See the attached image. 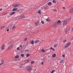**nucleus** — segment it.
<instances>
[{"label": "nucleus", "mask_w": 73, "mask_h": 73, "mask_svg": "<svg viewBox=\"0 0 73 73\" xmlns=\"http://www.w3.org/2000/svg\"><path fill=\"white\" fill-rule=\"evenodd\" d=\"M61 21L59 20L57 22V23H56L55 24H54L53 25V27H55V28H56L57 27V25H58V24H60L61 23Z\"/></svg>", "instance_id": "f257e3e1"}, {"label": "nucleus", "mask_w": 73, "mask_h": 73, "mask_svg": "<svg viewBox=\"0 0 73 73\" xmlns=\"http://www.w3.org/2000/svg\"><path fill=\"white\" fill-rule=\"evenodd\" d=\"M27 69L28 71H29V72H31L32 70V67L30 66H29L27 68Z\"/></svg>", "instance_id": "f03ea898"}, {"label": "nucleus", "mask_w": 73, "mask_h": 73, "mask_svg": "<svg viewBox=\"0 0 73 73\" xmlns=\"http://www.w3.org/2000/svg\"><path fill=\"white\" fill-rule=\"evenodd\" d=\"M68 21L66 20H65L63 21V26H65L66 24H67Z\"/></svg>", "instance_id": "7ed1b4c3"}, {"label": "nucleus", "mask_w": 73, "mask_h": 73, "mask_svg": "<svg viewBox=\"0 0 73 73\" xmlns=\"http://www.w3.org/2000/svg\"><path fill=\"white\" fill-rule=\"evenodd\" d=\"M13 45H11L8 47L7 49H12V48H13Z\"/></svg>", "instance_id": "20e7f679"}, {"label": "nucleus", "mask_w": 73, "mask_h": 73, "mask_svg": "<svg viewBox=\"0 0 73 73\" xmlns=\"http://www.w3.org/2000/svg\"><path fill=\"white\" fill-rule=\"evenodd\" d=\"M73 12V7H72L70 9V13H72Z\"/></svg>", "instance_id": "39448f33"}, {"label": "nucleus", "mask_w": 73, "mask_h": 73, "mask_svg": "<svg viewBox=\"0 0 73 73\" xmlns=\"http://www.w3.org/2000/svg\"><path fill=\"white\" fill-rule=\"evenodd\" d=\"M18 5H19V4H15L13 5V7H15V8H17Z\"/></svg>", "instance_id": "423d86ee"}, {"label": "nucleus", "mask_w": 73, "mask_h": 73, "mask_svg": "<svg viewBox=\"0 0 73 73\" xmlns=\"http://www.w3.org/2000/svg\"><path fill=\"white\" fill-rule=\"evenodd\" d=\"M15 13V12H13L11 13L10 14V16H12V15H14Z\"/></svg>", "instance_id": "0eeeda50"}, {"label": "nucleus", "mask_w": 73, "mask_h": 73, "mask_svg": "<svg viewBox=\"0 0 73 73\" xmlns=\"http://www.w3.org/2000/svg\"><path fill=\"white\" fill-rule=\"evenodd\" d=\"M23 18H25V16H22V17H21L20 18H19V19H23Z\"/></svg>", "instance_id": "6e6552de"}, {"label": "nucleus", "mask_w": 73, "mask_h": 73, "mask_svg": "<svg viewBox=\"0 0 73 73\" xmlns=\"http://www.w3.org/2000/svg\"><path fill=\"white\" fill-rule=\"evenodd\" d=\"M17 10V8H14L13 9L12 11H16Z\"/></svg>", "instance_id": "1a4fd4ad"}, {"label": "nucleus", "mask_w": 73, "mask_h": 73, "mask_svg": "<svg viewBox=\"0 0 73 73\" xmlns=\"http://www.w3.org/2000/svg\"><path fill=\"white\" fill-rule=\"evenodd\" d=\"M48 5H52V3L51 2H49L48 3Z\"/></svg>", "instance_id": "9d476101"}, {"label": "nucleus", "mask_w": 73, "mask_h": 73, "mask_svg": "<svg viewBox=\"0 0 73 73\" xmlns=\"http://www.w3.org/2000/svg\"><path fill=\"white\" fill-rule=\"evenodd\" d=\"M31 44H32V45H33V44H34V40H32L31 41Z\"/></svg>", "instance_id": "9b49d317"}, {"label": "nucleus", "mask_w": 73, "mask_h": 73, "mask_svg": "<svg viewBox=\"0 0 73 73\" xmlns=\"http://www.w3.org/2000/svg\"><path fill=\"white\" fill-rule=\"evenodd\" d=\"M1 61L2 62V63L0 64V65H1L3 64L4 63V61L2 60H1Z\"/></svg>", "instance_id": "f8f14e48"}, {"label": "nucleus", "mask_w": 73, "mask_h": 73, "mask_svg": "<svg viewBox=\"0 0 73 73\" xmlns=\"http://www.w3.org/2000/svg\"><path fill=\"white\" fill-rule=\"evenodd\" d=\"M50 49L52 50L53 51H55V49L54 48H52V47H50Z\"/></svg>", "instance_id": "ddd939ff"}, {"label": "nucleus", "mask_w": 73, "mask_h": 73, "mask_svg": "<svg viewBox=\"0 0 73 73\" xmlns=\"http://www.w3.org/2000/svg\"><path fill=\"white\" fill-rule=\"evenodd\" d=\"M53 57H55L56 56V54H54L53 55H52Z\"/></svg>", "instance_id": "4468645a"}, {"label": "nucleus", "mask_w": 73, "mask_h": 73, "mask_svg": "<svg viewBox=\"0 0 73 73\" xmlns=\"http://www.w3.org/2000/svg\"><path fill=\"white\" fill-rule=\"evenodd\" d=\"M19 58V56L17 55L15 56V58Z\"/></svg>", "instance_id": "2eb2a0df"}, {"label": "nucleus", "mask_w": 73, "mask_h": 73, "mask_svg": "<svg viewBox=\"0 0 73 73\" xmlns=\"http://www.w3.org/2000/svg\"><path fill=\"white\" fill-rule=\"evenodd\" d=\"M38 42H39V40H37L35 41V43H37Z\"/></svg>", "instance_id": "dca6fc26"}, {"label": "nucleus", "mask_w": 73, "mask_h": 73, "mask_svg": "<svg viewBox=\"0 0 73 73\" xmlns=\"http://www.w3.org/2000/svg\"><path fill=\"white\" fill-rule=\"evenodd\" d=\"M58 45V44H55L54 46V48H56L57 46V45Z\"/></svg>", "instance_id": "f3484780"}, {"label": "nucleus", "mask_w": 73, "mask_h": 73, "mask_svg": "<svg viewBox=\"0 0 73 73\" xmlns=\"http://www.w3.org/2000/svg\"><path fill=\"white\" fill-rule=\"evenodd\" d=\"M21 56L22 57H24V54H21Z\"/></svg>", "instance_id": "a211bd4d"}, {"label": "nucleus", "mask_w": 73, "mask_h": 73, "mask_svg": "<svg viewBox=\"0 0 73 73\" xmlns=\"http://www.w3.org/2000/svg\"><path fill=\"white\" fill-rule=\"evenodd\" d=\"M53 3H54L55 4H56V1H55V0H53Z\"/></svg>", "instance_id": "6ab92c4d"}, {"label": "nucleus", "mask_w": 73, "mask_h": 73, "mask_svg": "<svg viewBox=\"0 0 73 73\" xmlns=\"http://www.w3.org/2000/svg\"><path fill=\"white\" fill-rule=\"evenodd\" d=\"M47 21H50V19H47L46 20Z\"/></svg>", "instance_id": "aec40b11"}, {"label": "nucleus", "mask_w": 73, "mask_h": 73, "mask_svg": "<svg viewBox=\"0 0 73 73\" xmlns=\"http://www.w3.org/2000/svg\"><path fill=\"white\" fill-rule=\"evenodd\" d=\"M70 44H71V43L70 42H69L68 44L67 45L69 46V45H70Z\"/></svg>", "instance_id": "412c9836"}, {"label": "nucleus", "mask_w": 73, "mask_h": 73, "mask_svg": "<svg viewBox=\"0 0 73 73\" xmlns=\"http://www.w3.org/2000/svg\"><path fill=\"white\" fill-rule=\"evenodd\" d=\"M41 51L42 52H45V50H44L43 49H42Z\"/></svg>", "instance_id": "4be33fe9"}, {"label": "nucleus", "mask_w": 73, "mask_h": 73, "mask_svg": "<svg viewBox=\"0 0 73 73\" xmlns=\"http://www.w3.org/2000/svg\"><path fill=\"white\" fill-rule=\"evenodd\" d=\"M45 60H46V59L45 58V57H44L43 59V60L44 61H45Z\"/></svg>", "instance_id": "5701e85b"}, {"label": "nucleus", "mask_w": 73, "mask_h": 73, "mask_svg": "<svg viewBox=\"0 0 73 73\" xmlns=\"http://www.w3.org/2000/svg\"><path fill=\"white\" fill-rule=\"evenodd\" d=\"M52 10L54 11V12H57V10L56 9H53Z\"/></svg>", "instance_id": "b1692460"}, {"label": "nucleus", "mask_w": 73, "mask_h": 73, "mask_svg": "<svg viewBox=\"0 0 73 73\" xmlns=\"http://www.w3.org/2000/svg\"><path fill=\"white\" fill-rule=\"evenodd\" d=\"M5 26L2 27L1 28V29H3V28H5Z\"/></svg>", "instance_id": "393cba45"}, {"label": "nucleus", "mask_w": 73, "mask_h": 73, "mask_svg": "<svg viewBox=\"0 0 73 73\" xmlns=\"http://www.w3.org/2000/svg\"><path fill=\"white\" fill-rule=\"evenodd\" d=\"M38 12L39 14H41V12H40V10H39L38 11Z\"/></svg>", "instance_id": "a878e982"}, {"label": "nucleus", "mask_w": 73, "mask_h": 73, "mask_svg": "<svg viewBox=\"0 0 73 73\" xmlns=\"http://www.w3.org/2000/svg\"><path fill=\"white\" fill-rule=\"evenodd\" d=\"M16 28V26H14L12 28V29H14Z\"/></svg>", "instance_id": "bb28decb"}, {"label": "nucleus", "mask_w": 73, "mask_h": 73, "mask_svg": "<svg viewBox=\"0 0 73 73\" xmlns=\"http://www.w3.org/2000/svg\"><path fill=\"white\" fill-rule=\"evenodd\" d=\"M69 46L67 44H66L65 46V48H67V47H68Z\"/></svg>", "instance_id": "cd10ccee"}, {"label": "nucleus", "mask_w": 73, "mask_h": 73, "mask_svg": "<svg viewBox=\"0 0 73 73\" xmlns=\"http://www.w3.org/2000/svg\"><path fill=\"white\" fill-rule=\"evenodd\" d=\"M29 56H30V54H27V57H29Z\"/></svg>", "instance_id": "c85d7f7f"}, {"label": "nucleus", "mask_w": 73, "mask_h": 73, "mask_svg": "<svg viewBox=\"0 0 73 73\" xmlns=\"http://www.w3.org/2000/svg\"><path fill=\"white\" fill-rule=\"evenodd\" d=\"M35 62V61H32L31 62V64H33Z\"/></svg>", "instance_id": "c756f323"}, {"label": "nucleus", "mask_w": 73, "mask_h": 73, "mask_svg": "<svg viewBox=\"0 0 73 73\" xmlns=\"http://www.w3.org/2000/svg\"><path fill=\"white\" fill-rule=\"evenodd\" d=\"M41 23L42 24H44V22L43 21H42Z\"/></svg>", "instance_id": "7c9ffc66"}, {"label": "nucleus", "mask_w": 73, "mask_h": 73, "mask_svg": "<svg viewBox=\"0 0 73 73\" xmlns=\"http://www.w3.org/2000/svg\"><path fill=\"white\" fill-rule=\"evenodd\" d=\"M62 62H63V60H61L60 61V63H62Z\"/></svg>", "instance_id": "2f4dec72"}, {"label": "nucleus", "mask_w": 73, "mask_h": 73, "mask_svg": "<svg viewBox=\"0 0 73 73\" xmlns=\"http://www.w3.org/2000/svg\"><path fill=\"white\" fill-rule=\"evenodd\" d=\"M38 23H37V22H36V23H35V25L36 26H37V25H38Z\"/></svg>", "instance_id": "473e14b6"}, {"label": "nucleus", "mask_w": 73, "mask_h": 73, "mask_svg": "<svg viewBox=\"0 0 73 73\" xmlns=\"http://www.w3.org/2000/svg\"><path fill=\"white\" fill-rule=\"evenodd\" d=\"M56 70H53L52 72H51V73H53V72H55Z\"/></svg>", "instance_id": "72a5a7b5"}, {"label": "nucleus", "mask_w": 73, "mask_h": 73, "mask_svg": "<svg viewBox=\"0 0 73 73\" xmlns=\"http://www.w3.org/2000/svg\"><path fill=\"white\" fill-rule=\"evenodd\" d=\"M17 50H20V47H18L17 49Z\"/></svg>", "instance_id": "f704fd0d"}, {"label": "nucleus", "mask_w": 73, "mask_h": 73, "mask_svg": "<svg viewBox=\"0 0 73 73\" xmlns=\"http://www.w3.org/2000/svg\"><path fill=\"white\" fill-rule=\"evenodd\" d=\"M70 31V29L68 28V30H66V31Z\"/></svg>", "instance_id": "c9c22d12"}, {"label": "nucleus", "mask_w": 73, "mask_h": 73, "mask_svg": "<svg viewBox=\"0 0 73 73\" xmlns=\"http://www.w3.org/2000/svg\"><path fill=\"white\" fill-rule=\"evenodd\" d=\"M1 49H2V50L4 49V47H2L1 48Z\"/></svg>", "instance_id": "e433bc0d"}, {"label": "nucleus", "mask_w": 73, "mask_h": 73, "mask_svg": "<svg viewBox=\"0 0 73 73\" xmlns=\"http://www.w3.org/2000/svg\"><path fill=\"white\" fill-rule=\"evenodd\" d=\"M4 46H5V44H3L2 46V47H3L4 48Z\"/></svg>", "instance_id": "4c0bfd02"}, {"label": "nucleus", "mask_w": 73, "mask_h": 73, "mask_svg": "<svg viewBox=\"0 0 73 73\" xmlns=\"http://www.w3.org/2000/svg\"><path fill=\"white\" fill-rule=\"evenodd\" d=\"M63 42H66V40H64L63 41Z\"/></svg>", "instance_id": "58836bf2"}, {"label": "nucleus", "mask_w": 73, "mask_h": 73, "mask_svg": "<svg viewBox=\"0 0 73 73\" xmlns=\"http://www.w3.org/2000/svg\"><path fill=\"white\" fill-rule=\"evenodd\" d=\"M29 51V50H25V52H28V51Z\"/></svg>", "instance_id": "ea45409f"}, {"label": "nucleus", "mask_w": 73, "mask_h": 73, "mask_svg": "<svg viewBox=\"0 0 73 73\" xmlns=\"http://www.w3.org/2000/svg\"><path fill=\"white\" fill-rule=\"evenodd\" d=\"M41 64H42V65H44V62H41Z\"/></svg>", "instance_id": "a19ab883"}, {"label": "nucleus", "mask_w": 73, "mask_h": 73, "mask_svg": "<svg viewBox=\"0 0 73 73\" xmlns=\"http://www.w3.org/2000/svg\"><path fill=\"white\" fill-rule=\"evenodd\" d=\"M27 38H26L25 39L24 41H27Z\"/></svg>", "instance_id": "79ce46f5"}, {"label": "nucleus", "mask_w": 73, "mask_h": 73, "mask_svg": "<svg viewBox=\"0 0 73 73\" xmlns=\"http://www.w3.org/2000/svg\"><path fill=\"white\" fill-rule=\"evenodd\" d=\"M36 72V69H35L34 70V72Z\"/></svg>", "instance_id": "37998d69"}, {"label": "nucleus", "mask_w": 73, "mask_h": 73, "mask_svg": "<svg viewBox=\"0 0 73 73\" xmlns=\"http://www.w3.org/2000/svg\"><path fill=\"white\" fill-rule=\"evenodd\" d=\"M63 9H65V7H63Z\"/></svg>", "instance_id": "c03bdc74"}, {"label": "nucleus", "mask_w": 73, "mask_h": 73, "mask_svg": "<svg viewBox=\"0 0 73 73\" xmlns=\"http://www.w3.org/2000/svg\"><path fill=\"white\" fill-rule=\"evenodd\" d=\"M9 31V29H8L7 30V32H8Z\"/></svg>", "instance_id": "a18cd8bd"}, {"label": "nucleus", "mask_w": 73, "mask_h": 73, "mask_svg": "<svg viewBox=\"0 0 73 73\" xmlns=\"http://www.w3.org/2000/svg\"><path fill=\"white\" fill-rule=\"evenodd\" d=\"M62 57H65V55H63L62 56Z\"/></svg>", "instance_id": "49530a36"}, {"label": "nucleus", "mask_w": 73, "mask_h": 73, "mask_svg": "<svg viewBox=\"0 0 73 73\" xmlns=\"http://www.w3.org/2000/svg\"><path fill=\"white\" fill-rule=\"evenodd\" d=\"M9 28V27H7L6 28V29H7V28Z\"/></svg>", "instance_id": "de8ad7c7"}, {"label": "nucleus", "mask_w": 73, "mask_h": 73, "mask_svg": "<svg viewBox=\"0 0 73 73\" xmlns=\"http://www.w3.org/2000/svg\"><path fill=\"white\" fill-rule=\"evenodd\" d=\"M38 24L39 23V21H37V23Z\"/></svg>", "instance_id": "09e8293b"}, {"label": "nucleus", "mask_w": 73, "mask_h": 73, "mask_svg": "<svg viewBox=\"0 0 73 73\" xmlns=\"http://www.w3.org/2000/svg\"><path fill=\"white\" fill-rule=\"evenodd\" d=\"M19 47H21H21H22V45H21V44L20 45V46H19Z\"/></svg>", "instance_id": "8fccbe9b"}, {"label": "nucleus", "mask_w": 73, "mask_h": 73, "mask_svg": "<svg viewBox=\"0 0 73 73\" xmlns=\"http://www.w3.org/2000/svg\"><path fill=\"white\" fill-rule=\"evenodd\" d=\"M2 10V9L1 8L0 9V11H1V10Z\"/></svg>", "instance_id": "3c124183"}, {"label": "nucleus", "mask_w": 73, "mask_h": 73, "mask_svg": "<svg viewBox=\"0 0 73 73\" xmlns=\"http://www.w3.org/2000/svg\"><path fill=\"white\" fill-rule=\"evenodd\" d=\"M21 67H22V66H20L19 67V68H21Z\"/></svg>", "instance_id": "603ef678"}, {"label": "nucleus", "mask_w": 73, "mask_h": 73, "mask_svg": "<svg viewBox=\"0 0 73 73\" xmlns=\"http://www.w3.org/2000/svg\"><path fill=\"white\" fill-rule=\"evenodd\" d=\"M7 6H5V8L6 7H7Z\"/></svg>", "instance_id": "864d4df0"}, {"label": "nucleus", "mask_w": 73, "mask_h": 73, "mask_svg": "<svg viewBox=\"0 0 73 73\" xmlns=\"http://www.w3.org/2000/svg\"><path fill=\"white\" fill-rule=\"evenodd\" d=\"M69 20H71V18H70L69 19Z\"/></svg>", "instance_id": "5fc2aeb1"}, {"label": "nucleus", "mask_w": 73, "mask_h": 73, "mask_svg": "<svg viewBox=\"0 0 73 73\" xmlns=\"http://www.w3.org/2000/svg\"><path fill=\"white\" fill-rule=\"evenodd\" d=\"M13 41V40H11V42H12V41Z\"/></svg>", "instance_id": "6e6d98bb"}, {"label": "nucleus", "mask_w": 73, "mask_h": 73, "mask_svg": "<svg viewBox=\"0 0 73 73\" xmlns=\"http://www.w3.org/2000/svg\"><path fill=\"white\" fill-rule=\"evenodd\" d=\"M17 60H15V61H16Z\"/></svg>", "instance_id": "4d7b16f0"}, {"label": "nucleus", "mask_w": 73, "mask_h": 73, "mask_svg": "<svg viewBox=\"0 0 73 73\" xmlns=\"http://www.w3.org/2000/svg\"><path fill=\"white\" fill-rule=\"evenodd\" d=\"M27 62H28V61H29V60H27Z\"/></svg>", "instance_id": "13d9d810"}, {"label": "nucleus", "mask_w": 73, "mask_h": 73, "mask_svg": "<svg viewBox=\"0 0 73 73\" xmlns=\"http://www.w3.org/2000/svg\"><path fill=\"white\" fill-rule=\"evenodd\" d=\"M72 31H73V28H72Z\"/></svg>", "instance_id": "bf43d9fd"}, {"label": "nucleus", "mask_w": 73, "mask_h": 73, "mask_svg": "<svg viewBox=\"0 0 73 73\" xmlns=\"http://www.w3.org/2000/svg\"><path fill=\"white\" fill-rule=\"evenodd\" d=\"M72 40H73V36L72 37Z\"/></svg>", "instance_id": "052dcab7"}, {"label": "nucleus", "mask_w": 73, "mask_h": 73, "mask_svg": "<svg viewBox=\"0 0 73 73\" xmlns=\"http://www.w3.org/2000/svg\"><path fill=\"white\" fill-rule=\"evenodd\" d=\"M18 60H19V61H20V60H20V59H19Z\"/></svg>", "instance_id": "680f3d73"}, {"label": "nucleus", "mask_w": 73, "mask_h": 73, "mask_svg": "<svg viewBox=\"0 0 73 73\" xmlns=\"http://www.w3.org/2000/svg\"><path fill=\"white\" fill-rule=\"evenodd\" d=\"M19 11V10H17V11Z\"/></svg>", "instance_id": "e2e57ef3"}, {"label": "nucleus", "mask_w": 73, "mask_h": 73, "mask_svg": "<svg viewBox=\"0 0 73 73\" xmlns=\"http://www.w3.org/2000/svg\"><path fill=\"white\" fill-rule=\"evenodd\" d=\"M62 0V1H64V0Z\"/></svg>", "instance_id": "0e129e2a"}]
</instances>
